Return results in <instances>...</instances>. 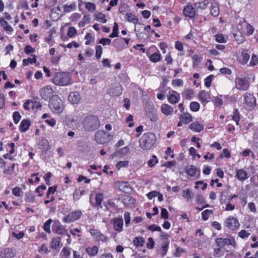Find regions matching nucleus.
Wrapping results in <instances>:
<instances>
[{
    "instance_id": "f257e3e1",
    "label": "nucleus",
    "mask_w": 258,
    "mask_h": 258,
    "mask_svg": "<svg viewBox=\"0 0 258 258\" xmlns=\"http://www.w3.org/2000/svg\"><path fill=\"white\" fill-rule=\"evenodd\" d=\"M156 138L152 133L144 134L139 140L140 147L144 150L151 149L155 144Z\"/></svg>"
},
{
    "instance_id": "f03ea898",
    "label": "nucleus",
    "mask_w": 258,
    "mask_h": 258,
    "mask_svg": "<svg viewBox=\"0 0 258 258\" xmlns=\"http://www.w3.org/2000/svg\"><path fill=\"white\" fill-rule=\"evenodd\" d=\"M100 124V120L97 116L88 115L85 118L83 126L86 131H94L99 127Z\"/></svg>"
},
{
    "instance_id": "7ed1b4c3",
    "label": "nucleus",
    "mask_w": 258,
    "mask_h": 258,
    "mask_svg": "<svg viewBox=\"0 0 258 258\" xmlns=\"http://www.w3.org/2000/svg\"><path fill=\"white\" fill-rule=\"evenodd\" d=\"M72 78L70 74L67 72L56 73L52 80V82L57 85L65 86L72 84Z\"/></svg>"
},
{
    "instance_id": "20e7f679",
    "label": "nucleus",
    "mask_w": 258,
    "mask_h": 258,
    "mask_svg": "<svg viewBox=\"0 0 258 258\" xmlns=\"http://www.w3.org/2000/svg\"><path fill=\"white\" fill-rule=\"evenodd\" d=\"M49 106L52 111L55 113L61 112L63 110L62 100L57 95H53L50 99Z\"/></svg>"
},
{
    "instance_id": "39448f33",
    "label": "nucleus",
    "mask_w": 258,
    "mask_h": 258,
    "mask_svg": "<svg viewBox=\"0 0 258 258\" xmlns=\"http://www.w3.org/2000/svg\"><path fill=\"white\" fill-rule=\"evenodd\" d=\"M110 137L109 133L103 130H99L95 133L94 140L98 144H104L110 141Z\"/></svg>"
},
{
    "instance_id": "423d86ee",
    "label": "nucleus",
    "mask_w": 258,
    "mask_h": 258,
    "mask_svg": "<svg viewBox=\"0 0 258 258\" xmlns=\"http://www.w3.org/2000/svg\"><path fill=\"white\" fill-rule=\"evenodd\" d=\"M244 107L248 110H251L256 106V99L252 94L246 92L244 95Z\"/></svg>"
},
{
    "instance_id": "0eeeda50",
    "label": "nucleus",
    "mask_w": 258,
    "mask_h": 258,
    "mask_svg": "<svg viewBox=\"0 0 258 258\" xmlns=\"http://www.w3.org/2000/svg\"><path fill=\"white\" fill-rule=\"evenodd\" d=\"M236 88L240 90L245 91L249 88L248 80L246 78H238L235 80Z\"/></svg>"
},
{
    "instance_id": "6e6552de",
    "label": "nucleus",
    "mask_w": 258,
    "mask_h": 258,
    "mask_svg": "<svg viewBox=\"0 0 258 258\" xmlns=\"http://www.w3.org/2000/svg\"><path fill=\"white\" fill-rule=\"evenodd\" d=\"M82 214V212L80 211L72 212L70 215L64 217L63 218V221L66 223H70L76 221L81 217Z\"/></svg>"
},
{
    "instance_id": "1a4fd4ad",
    "label": "nucleus",
    "mask_w": 258,
    "mask_h": 258,
    "mask_svg": "<svg viewBox=\"0 0 258 258\" xmlns=\"http://www.w3.org/2000/svg\"><path fill=\"white\" fill-rule=\"evenodd\" d=\"M91 235L94 236L98 240L103 242H106L107 238L103 234L101 233L98 230L96 229H91L89 230Z\"/></svg>"
},
{
    "instance_id": "9d476101",
    "label": "nucleus",
    "mask_w": 258,
    "mask_h": 258,
    "mask_svg": "<svg viewBox=\"0 0 258 258\" xmlns=\"http://www.w3.org/2000/svg\"><path fill=\"white\" fill-rule=\"evenodd\" d=\"M226 226L231 230H235L239 226L238 220L234 218L229 217L226 220Z\"/></svg>"
},
{
    "instance_id": "9b49d317",
    "label": "nucleus",
    "mask_w": 258,
    "mask_h": 258,
    "mask_svg": "<svg viewBox=\"0 0 258 258\" xmlns=\"http://www.w3.org/2000/svg\"><path fill=\"white\" fill-rule=\"evenodd\" d=\"M198 98L202 103L206 104L210 101V94L205 90H202L198 94Z\"/></svg>"
},
{
    "instance_id": "f8f14e48",
    "label": "nucleus",
    "mask_w": 258,
    "mask_h": 258,
    "mask_svg": "<svg viewBox=\"0 0 258 258\" xmlns=\"http://www.w3.org/2000/svg\"><path fill=\"white\" fill-rule=\"evenodd\" d=\"M53 92V90L50 87L46 86L40 90V93L41 96L43 99L47 100V99L52 94Z\"/></svg>"
},
{
    "instance_id": "ddd939ff",
    "label": "nucleus",
    "mask_w": 258,
    "mask_h": 258,
    "mask_svg": "<svg viewBox=\"0 0 258 258\" xmlns=\"http://www.w3.org/2000/svg\"><path fill=\"white\" fill-rule=\"evenodd\" d=\"M68 98L72 104H77L81 99V96L78 92H73L70 94Z\"/></svg>"
},
{
    "instance_id": "4468645a",
    "label": "nucleus",
    "mask_w": 258,
    "mask_h": 258,
    "mask_svg": "<svg viewBox=\"0 0 258 258\" xmlns=\"http://www.w3.org/2000/svg\"><path fill=\"white\" fill-rule=\"evenodd\" d=\"M6 19L3 18H1L0 19V24L1 26L3 27V28L7 31L12 32L13 29L12 27L9 24L8 21H10L12 19V17H5Z\"/></svg>"
},
{
    "instance_id": "2eb2a0df",
    "label": "nucleus",
    "mask_w": 258,
    "mask_h": 258,
    "mask_svg": "<svg viewBox=\"0 0 258 258\" xmlns=\"http://www.w3.org/2000/svg\"><path fill=\"white\" fill-rule=\"evenodd\" d=\"M180 98L179 93L175 91H172L168 98V101L171 104L176 103Z\"/></svg>"
},
{
    "instance_id": "dca6fc26",
    "label": "nucleus",
    "mask_w": 258,
    "mask_h": 258,
    "mask_svg": "<svg viewBox=\"0 0 258 258\" xmlns=\"http://www.w3.org/2000/svg\"><path fill=\"white\" fill-rule=\"evenodd\" d=\"M183 13L184 16H195V11L191 5L186 6L183 10Z\"/></svg>"
},
{
    "instance_id": "f3484780",
    "label": "nucleus",
    "mask_w": 258,
    "mask_h": 258,
    "mask_svg": "<svg viewBox=\"0 0 258 258\" xmlns=\"http://www.w3.org/2000/svg\"><path fill=\"white\" fill-rule=\"evenodd\" d=\"M114 229L117 232H120L122 230L123 220L122 218H115L114 219Z\"/></svg>"
},
{
    "instance_id": "a211bd4d",
    "label": "nucleus",
    "mask_w": 258,
    "mask_h": 258,
    "mask_svg": "<svg viewBox=\"0 0 258 258\" xmlns=\"http://www.w3.org/2000/svg\"><path fill=\"white\" fill-rule=\"evenodd\" d=\"M16 254L15 250L6 248L2 253V258H12L14 257Z\"/></svg>"
},
{
    "instance_id": "6ab92c4d",
    "label": "nucleus",
    "mask_w": 258,
    "mask_h": 258,
    "mask_svg": "<svg viewBox=\"0 0 258 258\" xmlns=\"http://www.w3.org/2000/svg\"><path fill=\"white\" fill-rule=\"evenodd\" d=\"M122 88L120 85L112 87L108 91V93L112 96H119L121 94Z\"/></svg>"
},
{
    "instance_id": "aec40b11",
    "label": "nucleus",
    "mask_w": 258,
    "mask_h": 258,
    "mask_svg": "<svg viewBox=\"0 0 258 258\" xmlns=\"http://www.w3.org/2000/svg\"><path fill=\"white\" fill-rule=\"evenodd\" d=\"M189 128L195 132H200L204 129V126L202 124H201L198 121L194 122L189 125Z\"/></svg>"
},
{
    "instance_id": "412c9836",
    "label": "nucleus",
    "mask_w": 258,
    "mask_h": 258,
    "mask_svg": "<svg viewBox=\"0 0 258 258\" xmlns=\"http://www.w3.org/2000/svg\"><path fill=\"white\" fill-rule=\"evenodd\" d=\"M30 124L31 122L29 120L23 119L19 126V130L20 132L22 133L26 132L28 130Z\"/></svg>"
},
{
    "instance_id": "4be33fe9",
    "label": "nucleus",
    "mask_w": 258,
    "mask_h": 258,
    "mask_svg": "<svg viewBox=\"0 0 258 258\" xmlns=\"http://www.w3.org/2000/svg\"><path fill=\"white\" fill-rule=\"evenodd\" d=\"M161 110L164 114L169 115L173 112V108L168 104H163L161 106Z\"/></svg>"
},
{
    "instance_id": "5701e85b",
    "label": "nucleus",
    "mask_w": 258,
    "mask_h": 258,
    "mask_svg": "<svg viewBox=\"0 0 258 258\" xmlns=\"http://www.w3.org/2000/svg\"><path fill=\"white\" fill-rule=\"evenodd\" d=\"M236 176L239 180L244 181L247 178V174L244 170L241 169L237 171Z\"/></svg>"
},
{
    "instance_id": "b1692460",
    "label": "nucleus",
    "mask_w": 258,
    "mask_h": 258,
    "mask_svg": "<svg viewBox=\"0 0 258 258\" xmlns=\"http://www.w3.org/2000/svg\"><path fill=\"white\" fill-rule=\"evenodd\" d=\"M197 171V168L192 165H189L186 167L185 172L190 176L196 175Z\"/></svg>"
},
{
    "instance_id": "393cba45",
    "label": "nucleus",
    "mask_w": 258,
    "mask_h": 258,
    "mask_svg": "<svg viewBox=\"0 0 258 258\" xmlns=\"http://www.w3.org/2000/svg\"><path fill=\"white\" fill-rule=\"evenodd\" d=\"M103 194H100V193L97 194L96 195V196H95L96 203H95V205L92 203L91 201H90V203L92 206H96L97 207H99L101 208H102L101 203L103 201Z\"/></svg>"
},
{
    "instance_id": "a878e982",
    "label": "nucleus",
    "mask_w": 258,
    "mask_h": 258,
    "mask_svg": "<svg viewBox=\"0 0 258 258\" xmlns=\"http://www.w3.org/2000/svg\"><path fill=\"white\" fill-rule=\"evenodd\" d=\"M234 37L238 44L242 43L244 40L245 38L242 33L240 31H237L233 34Z\"/></svg>"
},
{
    "instance_id": "bb28decb",
    "label": "nucleus",
    "mask_w": 258,
    "mask_h": 258,
    "mask_svg": "<svg viewBox=\"0 0 258 258\" xmlns=\"http://www.w3.org/2000/svg\"><path fill=\"white\" fill-rule=\"evenodd\" d=\"M122 202L125 206H129L130 205H134L135 200L131 196L126 195L122 199Z\"/></svg>"
},
{
    "instance_id": "cd10ccee",
    "label": "nucleus",
    "mask_w": 258,
    "mask_h": 258,
    "mask_svg": "<svg viewBox=\"0 0 258 258\" xmlns=\"http://www.w3.org/2000/svg\"><path fill=\"white\" fill-rule=\"evenodd\" d=\"M130 152V148L126 146L125 147L121 148L120 150L116 152V153L112 154L111 155V158H113L115 156H116V154L118 153H119L123 156H125V155L128 154Z\"/></svg>"
},
{
    "instance_id": "c85d7f7f",
    "label": "nucleus",
    "mask_w": 258,
    "mask_h": 258,
    "mask_svg": "<svg viewBox=\"0 0 258 258\" xmlns=\"http://www.w3.org/2000/svg\"><path fill=\"white\" fill-rule=\"evenodd\" d=\"M25 200L28 203L34 202L35 196L32 191H29L25 194Z\"/></svg>"
},
{
    "instance_id": "c756f323",
    "label": "nucleus",
    "mask_w": 258,
    "mask_h": 258,
    "mask_svg": "<svg viewBox=\"0 0 258 258\" xmlns=\"http://www.w3.org/2000/svg\"><path fill=\"white\" fill-rule=\"evenodd\" d=\"M180 118L185 124H187L192 120V116L188 113H183Z\"/></svg>"
},
{
    "instance_id": "7c9ffc66",
    "label": "nucleus",
    "mask_w": 258,
    "mask_h": 258,
    "mask_svg": "<svg viewBox=\"0 0 258 258\" xmlns=\"http://www.w3.org/2000/svg\"><path fill=\"white\" fill-rule=\"evenodd\" d=\"M133 242L137 247H142L145 243V240L142 237H137L134 239Z\"/></svg>"
},
{
    "instance_id": "2f4dec72",
    "label": "nucleus",
    "mask_w": 258,
    "mask_h": 258,
    "mask_svg": "<svg viewBox=\"0 0 258 258\" xmlns=\"http://www.w3.org/2000/svg\"><path fill=\"white\" fill-rule=\"evenodd\" d=\"M60 242V238L59 237L53 238L51 242L50 246L52 249H56L58 247Z\"/></svg>"
},
{
    "instance_id": "473e14b6",
    "label": "nucleus",
    "mask_w": 258,
    "mask_h": 258,
    "mask_svg": "<svg viewBox=\"0 0 258 258\" xmlns=\"http://www.w3.org/2000/svg\"><path fill=\"white\" fill-rule=\"evenodd\" d=\"M86 251L90 256H95L97 254L98 249L97 246H94L92 247L87 248Z\"/></svg>"
},
{
    "instance_id": "72a5a7b5",
    "label": "nucleus",
    "mask_w": 258,
    "mask_h": 258,
    "mask_svg": "<svg viewBox=\"0 0 258 258\" xmlns=\"http://www.w3.org/2000/svg\"><path fill=\"white\" fill-rule=\"evenodd\" d=\"M85 193V190L76 189L73 194V198L75 200H78Z\"/></svg>"
},
{
    "instance_id": "f704fd0d",
    "label": "nucleus",
    "mask_w": 258,
    "mask_h": 258,
    "mask_svg": "<svg viewBox=\"0 0 258 258\" xmlns=\"http://www.w3.org/2000/svg\"><path fill=\"white\" fill-rule=\"evenodd\" d=\"M209 2L207 0H204L201 2L197 3L195 4V8L196 9H204L208 5Z\"/></svg>"
},
{
    "instance_id": "c9c22d12",
    "label": "nucleus",
    "mask_w": 258,
    "mask_h": 258,
    "mask_svg": "<svg viewBox=\"0 0 258 258\" xmlns=\"http://www.w3.org/2000/svg\"><path fill=\"white\" fill-rule=\"evenodd\" d=\"M211 13L213 16H218L219 15V8L217 4H212Z\"/></svg>"
},
{
    "instance_id": "e433bc0d",
    "label": "nucleus",
    "mask_w": 258,
    "mask_h": 258,
    "mask_svg": "<svg viewBox=\"0 0 258 258\" xmlns=\"http://www.w3.org/2000/svg\"><path fill=\"white\" fill-rule=\"evenodd\" d=\"M36 62V56L34 55L33 58H28L27 59H24L23 60V64L24 66L28 65L29 63H33Z\"/></svg>"
},
{
    "instance_id": "4c0bfd02",
    "label": "nucleus",
    "mask_w": 258,
    "mask_h": 258,
    "mask_svg": "<svg viewBox=\"0 0 258 258\" xmlns=\"http://www.w3.org/2000/svg\"><path fill=\"white\" fill-rule=\"evenodd\" d=\"M161 56L158 53H154L152 54L150 57V60L154 62H157L160 60Z\"/></svg>"
},
{
    "instance_id": "58836bf2",
    "label": "nucleus",
    "mask_w": 258,
    "mask_h": 258,
    "mask_svg": "<svg viewBox=\"0 0 258 258\" xmlns=\"http://www.w3.org/2000/svg\"><path fill=\"white\" fill-rule=\"evenodd\" d=\"M76 7L75 3H72L69 5H65L64 6V11L66 12H70L75 10Z\"/></svg>"
},
{
    "instance_id": "ea45409f",
    "label": "nucleus",
    "mask_w": 258,
    "mask_h": 258,
    "mask_svg": "<svg viewBox=\"0 0 258 258\" xmlns=\"http://www.w3.org/2000/svg\"><path fill=\"white\" fill-rule=\"evenodd\" d=\"M158 162V159L155 155L152 156V158L148 161V165L150 167H153Z\"/></svg>"
},
{
    "instance_id": "a19ab883",
    "label": "nucleus",
    "mask_w": 258,
    "mask_h": 258,
    "mask_svg": "<svg viewBox=\"0 0 258 258\" xmlns=\"http://www.w3.org/2000/svg\"><path fill=\"white\" fill-rule=\"evenodd\" d=\"M243 22L246 25V33L248 35H251L254 31V28L250 24H248L246 22L244 21V20L243 19Z\"/></svg>"
},
{
    "instance_id": "79ce46f5",
    "label": "nucleus",
    "mask_w": 258,
    "mask_h": 258,
    "mask_svg": "<svg viewBox=\"0 0 258 258\" xmlns=\"http://www.w3.org/2000/svg\"><path fill=\"white\" fill-rule=\"evenodd\" d=\"M52 221L51 219H49L44 224L43 229L47 233H50V224Z\"/></svg>"
},
{
    "instance_id": "37998d69",
    "label": "nucleus",
    "mask_w": 258,
    "mask_h": 258,
    "mask_svg": "<svg viewBox=\"0 0 258 258\" xmlns=\"http://www.w3.org/2000/svg\"><path fill=\"white\" fill-rule=\"evenodd\" d=\"M190 108L192 111H198L200 109V104L197 102H191L190 104Z\"/></svg>"
},
{
    "instance_id": "c03bdc74",
    "label": "nucleus",
    "mask_w": 258,
    "mask_h": 258,
    "mask_svg": "<svg viewBox=\"0 0 258 258\" xmlns=\"http://www.w3.org/2000/svg\"><path fill=\"white\" fill-rule=\"evenodd\" d=\"M248 50L244 49L242 51V60L244 63H246L249 59V54L247 52Z\"/></svg>"
},
{
    "instance_id": "a18cd8bd",
    "label": "nucleus",
    "mask_w": 258,
    "mask_h": 258,
    "mask_svg": "<svg viewBox=\"0 0 258 258\" xmlns=\"http://www.w3.org/2000/svg\"><path fill=\"white\" fill-rule=\"evenodd\" d=\"M128 164V161H119L116 165V167L118 170H120L122 167H127Z\"/></svg>"
},
{
    "instance_id": "49530a36",
    "label": "nucleus",
    "mask_w": 258,
    "mask_h": 258,
    "mask_svg": "<svg viewBox=\"0 0 258 258\" xmlns=\"http://www.w3.org/2000/svg\"><path fill=\"white\" fill-rule=\"evenodd\" d=\"M53 231L58 234H63L66 232L65 229L61 225H57Z\"/></svg>"
},
{
    "instance_id": "de8ad7c7",
    "label": "nucleus",
    "mask_w": 258,
    "mask_h": 258,
    "mask_svg": "<svg viewBox=\"0 0 258 258\" xmlns=\"http://www.w3.org/2000/svg\"><path fill=\"white\" fill-rule=\"evenodd\" d=\"M96 54L95 56L97 59H100L102 53V47L100 45H97L95 47Z\"/></svg>"
},
{
    "instance_id": "09e8293b",
    "label": "nucleus",
    "mask_w": 258,
    "mask_h": 258,
    "mask_svg": "<svg viewBox=\"0 0 258 258\" xmlns=\"http://www.w3.org/2000/svg\"><path fill=\"white\" fill-rule=\"evenodd\" d=\"M232 119L236 122V125H238L240 119V115L237 109L234 110V114L232 116Z\"/></svg>"
},
{
    "instance_id": "8fccbe9b",
    "label": "nucleus",
    "mask_w": 258,
    "mask_h": 258,
    "mask_svg": "<svg viewBox=\"0 0 258 258\" xmlns=\"http://www.w3.org/2000/svg\"><path fill=\"white\" fill-rule=\"evenodd\" d=\"M216 40L217 42L219 43H225L226 39L223 35L218 34L215 35Z\"/></svg>"
},
{
    "instance_id": "3c124183",
    "label": "nucleus",
    "mask_w": 258,
    "mask_h": 258,
    "mask_svg": "<svg viewBox=\"0 0 258 258\" xmlns=\"http://www.w3.org/2000/svg\"><path fill=\"white\" fill-rule=\"evenodd\" d=\"M55 33L54 29H51L48 32V35L45 38V41L47 43H50L52 39V34L53 33Z\"/></svg>"
},
{
    "instance_id": "603ef678",
    "label": "nucleus",
    "mask_w": 258,
    "mask_h": 258,
    "mask_svg": "<svg viewBox=\"0 0 258 258\" xmlns=\"http://www.w3.org/2000/svg\"><path fill=\"white\" fill-rule=\"evenodd\" d=\"M182 197L186 199L187 201H189L191 199L190 192L189 189L187 188L183 190Z\"/></svg>"
},
{
    "instance_id": "864d4df0",
    "label": "nucleus",
    "mask_w": 258,
    "mask_h": 258,
    "mask_svg": "<svg viewBox=\"0 0 258 258\" xmlns=\"http://www.w3.org/2000/svg\"><path fill=\"white\" fill-rule=\"evenodd\" d=\"M212 213V211L206 210L202 213V219L204 220H208L209 215Z\"/></svg>"
},
{
    "instance_id": "5fc2aeb1",
    "label": "nucleus",
    "mask_w": 258,
    "mask_h": 258,
    "mask_svg": "<svg viewBox=\"0 0 258 258\" xmlns=\"http://www.w3.org/2000/svg\"><path fill=\"white\" fill-rule=\"evenodd\" d=\"M62 255L68 258L71 254V248L68 247H63L61 251Z\"/></svg>"
},
{
    "instance_id": "6e6d98bb",
    "label": "nucleus",
    "mask_w": 258,
    "mask_h": 258,
    "mask_svg": "<svg viewBox=\"0 0 258 258\" xmlns=\"http://www.w3.org/2000/svg\"><path fill=\"white\" fill-rule=\"evenodd\" d=\"M222 97V95H220V97ZM213 102H214L215 105L217 107L220 106L223 103V101H222V99L218 97H214L213 99Z\"/></svg>"
},
{
    "instance_id": "4d7b16f0",
    "label": "nucleus",
    "mask_w": 258,
    "mask_h": 258,
    "mask_svg": "<svg viewBox=\"0 0 258 258\" xmlns=\"http://www.w3.org/2000/svg\"><path fill=\"white\" fill-rule=\"evenodd\" d=\"M13 117L14 122L17 124L21 119V115L19 112L15 111L13 113Z\"/></svg>"
},
{
    "instance_id": "13d9d810",
    "label": "nucleus",
    "mask_w": 258,
    "mask_h": 258,
    "mask_svg": "<svg viewBox=\"0 0 258 258\" xmlns=\"http://www.w3.org/2000/svg\"><path fill=\"white\" fill-rule=\"evenodd\" d=\"M86 8L90 12H93L95 10V5L91 2H87L85 4Z\"/></svg>"
},
{
    "instance_id": "bf43d9fd",
    "label": "nucleus",
    "mask_w": 258,
    "mask_h": 258,
    "mask_svg": "<svg viewBox=\"0 0 258 258\" xmlns=\"http://www.w3.org/2000/svg\"><path fill=\"white\" fill-rule=\"evenodd\" d=\"M213 77L214 76L211 75L205 79L204 83L207 87H209L210 86Z\"/></svg>"
},
{
    "instance_id": "052dcab7",
    "label": "nucleus",
    "mask_w": 258,
    "mask_h": 258,
    "mask_svg": "<svg viewBox=\"0 0 258 258\" xmlns=\"http://www.w3.org/2000/svg\"><path fill=\"white\" fill-rule=\"evenodd\" d=\"M169 241H165L163 242L162 245V249L163 251V255L164 256L166 254L167 251L168 249Z\"/></svg>"
},
{
    "instance_id": "680f3d73",
    "label": "nucleus",
    "mask_w": 258,
    "mask_h": 258,
    "mask_svg": "<svg viewBox=\"0 0 258 258\" xmlns=\"http://www.w3.org/2000/svg\"><path fill=\"white\" fill-rule=\"evenodd\" d=\"M192 59L194 60L193 66L195 67L199 64V63L201 61V57L198 55L195 54L192 56Z\"/></svg>"
},
{
    "instance_id": "e2e57ef3",
    "label": "nucleus",
    "mask_w": 258,
    "mask_h": 258,
    "mask_svg": "<svg viewBox=\"0 0 258 258\" xmlns=\"http://www.w3.org/2000/svg\"><path fill=\"white\" fill-rule=\"evenodd\" d=\"M148 228L149 230H150L152 231H158L160 232L162 231L161 228L160 226H157L155 224H153V225L149 226Z\"/></svg>"
},
{
    "instance_id": "0e129e2a",
    "label": "nucleus",
    "mask_w": 258,
    "mask_h": 258,
    "mask_svg": "<svg viewBox=\"0 0 258 258\" xmlns=\"http://www.w3.org/2000/svg\"><path fill=\"white\" fill-rule=\"evenodd\" d=\"M77 33L76 29L74 27H70L68 32V35L69 37H72L75 35Z\"/></svg>"
},
{
    "instance_id": "69168bd1",
    "label": "nucleus",
    "mask_w": 258,
    "mask_h": 258,
    "mask_svg": "<svg viewBox=\"0 0 258 258\" xmlns=\"http://www.w3.org/2000/svg\"><path fill=\"white\" fill-rule=\"evenodd\" d=\"M169 214L167 210L165 208H162L161 212V218L167 219L168 218Z\"/></svg>"
},
{
    "instance_id": "338daca9",
    "label": "nucleus",
    "mask_w": 258,
    "mask_h": 258,
    "mask_svg": "<svg viewBox=\"0 0 258 258\" xmlns=\"http://www.w3.org/2000/svg\"><path fill=\"white\" fill-rule=\"evenodd\" d=\"M99 43L103 45L110 44L111 40L109 38H102L99 40Z\"/></svg>"
},
{
    "instance_id": "774afa93",
    "label": "nucleus",
    "mask_w": 258,
    "mask_h": 258,
    "mask_svg": "<svg viewBox=\"0 0 258 258\" xmlns=\"http://www.w3.org/2000/svg\"><path fill=\"white\" fill-rule=\"evenodd\" d=\"M250 63L252 66L258 64V57H257L256 55L254 54L252 55Z\"/></svg>"
}]
</instances>
